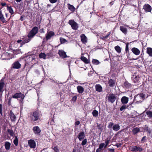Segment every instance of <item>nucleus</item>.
I'll return each instance as SVG.
<instances>
[{
	"label": "nucleus",
	"mask_w": 152,
	"mask_h": 152,
	"mask_svg": "<svg viewBox=\"0 0 152 152\" xmlns=\"http://www.w3.org/2000/svg\"><path fill=\"white\" fill-rule=\"evenodd\" d=\"M129 43L127 42L126 44V48H125V51L127 53L129 52Z\"/></svg>",
	"instance_id": "nucleus-44"
},
{
	"label": "nucleus",
	"mask_w": 152,
	"mask_h": 152,
	"mask_svg": "<svg viewBox=\"0 0 152 152\" xmlns=\"http://www.w3.org/2000/svg\"><path fill=\"white\" fill-rule=\"evenodd\" d=\"M146 114L148 117L152 118V111H149L146 112Z\"/></svg>",
	"instance_id": "nucleus-42"
},
{
	"label": "nucleus",
	"mask_w": 152,
	"mask_h": 152,
	"mask_svg": "<svg viewBox=\"0 0 152 152\" xmlns=\"http://www.w3.org/2000/svg\"><path fill=\"white\" fill-rule=\"evenodd\" d=\"M7 131L11 136H14V132L12 129H8Z\"/></svg>",
	"instance_id": "nucleus-39"
},
{
	"label": "nucleus",
	"mask_w": 152,
	"mask_h": 152,
	"mask_svg": "<svg viewBox=\"0 0 152 152\" xmlns=\"http://www.w3.org/2000/svg\"><path fill=\"white\" fill-rule=\"evenodd\" d=\"M111 34V32H109L107 35H106L105 36H102V37H101V38L102 39L104 40L105 39H107L110 36Z\"/></svg>",
	"instance_id": "nucleus-41"
},
{
	"label": "nucleus",
	"mask_w": 152,
	"mask_h": 152,
	"mask_svg": "<svg viewBox=\"0 0 152 152\" xmlns=\"http://www.w3.org/2000/svg\"><path fill=\"white\" fill-rule=\"evenodd\" d=\"M129 101V98L126 96H124L121 99L122 103L124 104H127Z\"/></svg>",
	"instance_id": "nucleus-20"
},
{
	"label": "nucleus",
	"mask_w": 152,
	"mask_h": 152,
	"mask_svg": "<svg viewBox=\"0 0 152 152\" xmlns=\"http://www.w3.org/2000/svg\"><path fill=\"white\" fill-rule=\"evenodd\" d=\"M108 84H109L110 86L111 87H113L115 85V81L112 79H110L108 81Z\"/></svg>",
	"instance_id": "nucleus-25"
},
{
	"label": "nucleus",
	"mask_w": 152,
	"mask_h": 152,
	"mask_svg": "<svg viewBox=\"0 0 152 152\" xmlns=\"http://www.w3.org/2000/svg\"><path fill=\"white\" fill-rule=\"evenodd\" d=\"M5 83L4 82H0V96H2L3 92L4 91V87Z\"/></svg>",
	"instance_id": "nucleus-18"
},
{
	"label": "nucleus",
	"mask_w": 152,
	"mask_h": 152,
	"mask_svg": "<svg viewBox=\"0 0 152 152\" xmlns=\"http://www.w3.org/2000/svg\"><path fill=\"white\" fill-rule=\"evenodd\" d=\"M46 56L48 58H49L52 55V53H47L46 54Z\"/></svg>",
	"instance_id": "nucleus-54"
},
{
	"label": "nucleus",
	"mask_w": 152,
	"mask_h": 152,
	"mask_svg": "<svg viewBox=\"0 0 152 152\" xmlns=\"http://www.w3.org/2000/svg\"><path fill=\"white\" fill-rule=\"evenodd\" d=\"M25 95H24L23 94H22L21 92L19 93H16L15 94L12 96V97L14 99H18L20 98V100L23 101L25 96Z\"/></svg>",
	"instance_id": "nucleus-5"
},
{
	"label": "nucleus",
	"mask_w": 152,
	"mask_h": 152,
	"mask_svg": "<svg viewBox=\"0 0 152 152\" xmlns=\"http://www.w3.org/2000/svg\"><path fill=\"white\" fill-rule=\"evenodd\" d=\"M151 130L149 129L147 131V132L148 133V134L150 135L151 132Z\"/></svg>",
	"instance_id": "nucleus-63"
},
{
	"label": "nucleus",
	"mask_w": 152,
	"mask_h": 152,
	"mask_svg": "<svg viewBox=\"0 0 152 152\" xmlns=\"http://www.w3.org/2000/svg\"><path fill=\"white\" fill-rule=\"evenodd\" d=\"M80 124V122L79 121H77L75 122V125H78Z\"/></svg>",
	"instance_id": "nucleus-59"
},
{
	"label": "nucleus",
	"mask_w": 152,
	"mask_h": 152,
	"mask_svg": "<svg viewBox=\"0 0 152 152\" xmlns=\"http://www.w3.org/2000/svg\"><path fill=\"white\" fill-rule=\"evenodd\" d=\"M96 124H97V127L98 129L100 130L101 131H102L103 129V125L102 124H99L98 123H96Z\"/></svg>",
	"instance_id": "nucleus-32"
},
{
	"label": "nucleus",
	"mask_w": 152,
	"mask_h": 152,
	"mask_svg": "<svg viewBox=\"0 0 152 152\" xmlns=\"http://www.w3.org/2000/svg\"><path fill=\"white\" fill-rule=\"evenodd\" d=\"M85 137V135L84 132H82L79 133L77 137L80 141H81L84 139Z\"/></svg>",
	"instance_id": "nucleus-17"
},
{
	"label": "nucleus",
	"mask_w": 152,
	"mask_h": 152,
	"mask_svg": "<svg viewBox=\"0 0 152 152\" xmlns=\"http://www.w3.org/2000/svg\"><path fill=\"white\" fill-rule=\"evenodd\" d=\"M24 16L23 15L21 16L20 18V20L22 21L23 20Z\"/></svg>",
	"instance_id": "nucleus-62"
},
{
	"label": "nucleus",
	"mask_w": 152,
	"mask_h": 152,
	"mask_svg": "<svg viewBox=\"0 0 152 152\" xmlns=\"http://www.w3.org/2000/svg\"><path fill=\"white\" fill-rule=\"evenodd\" d=\"M77 91L79 93H82L84 91V88L81 86H78L77 87Z\"/></svg>",
	"instance_id": "nucleus-30"
},
{
	"label": "nucleus",
	"mask_w": 152,
	"mask_h": 152,
	"mask_svg": "<svg viewBox=\"0 0 152 152\" xmlns=\"http://www.w3.org/2000/svg\"><path fill=\"white\" fill-rule=\"evenodd\" d=\"M3 106L1 104H0V114L3 116Z\"/></svg>",
	"instance_id": "nucleus-50"
},
{
	"label": "nucleus",
	"mask_w": 152,
	"mask_h": 152,
	"mask_svg": "<svg viewBox=\"0 0 152 152\" xmlns=\"http://www.w3.org/2000/svg\"><path fill=\"white\" fill-rule=\"evenodd\" d=\"M11 100H12L11 97H10L9 99V100L8 101V104L9 105H10L11 104Z\"/></svg>",
	"instance_id": "nucleus-57"
},
{
	"label": "nucleus",
	"mask_w": 152,
	"mask_h": 152,
	"mask_svg": "<svg viewBox=\"0 0 152 152\" xmlns=\"http://www.w3.org/2000/svg\"><path fill=\"white\" fill-rule=\"evenodd\" d=\"M80 59L85 64H88L90 63V61L84 56H82L81 57Z\"/></svg>",
	"instance_id": "nucleus-26"
},
{
	"label": "nucleus",
	"mask_w": 152,
	"mask_h": 152,
	"mask_svg": "<svg viewBox=\"0 0 152 152\" xmlns=\"http://www.w3.org/2000/svg\"><path fill=\"white\" fill-rule=\"evenodd\" d=\"M115 50L119 53H121V49L120 46L117 45L115 47Z\"/></svg>",
	"instance_id": "nucleus-36"
},
{
	"label": "nucleus",
	"mask_w": 152,
	"mask_h": 152,
	"mask_svg": "<svg viewBox=\"0 0 152 152\" xmlns=\"http://www.w3.org/2000/svg\"><path fill=\"white\" fill-rule=\"evenodd\" d=\"M143 129L144 131L147 132L149 129L148 126H147L146 125H145V127H144Z\"/></svg>",
	"instance_id": "nucleus-56"
},
{
	"label": "nucleus",
	"mask_w": 152,
	"mask_h": 152,
	"mask_svg": "<svg viewBox=\"0 0 152 152\" xmlns=\"http://www.w3.org/2000/svg\"><path fill=\"white\" fill-rule=\"evenodd\" d=\"M105 146V144L104 143H102L100 144L98 148L96 149V152H102V149L103 147Z\"/></svg>",
	"instance_id": "nucleus-21"
},
{
	"label": "nucleus",
	"mask_w": 152,
	"mask_h": 152,
	"mask_svg": "<svg viewBox=\"0 0 152 152\" xmlns=\"http://www.w3.org/2000/svg\"><path fill=\"white\" fill-rule=\"evenodd\" d=\"M142 9L144 10L145 12H151L152 7L149 4H145L143 5Z\"/></svg>",
	"instance_id": "nucleus-7"
},
{
	"label": "nucleus",
	"mask_w": 152,
	"mask_h": 152,
	"mask_svg": "<svg viewBox=\"0 0 152 152\" xmlns=\"http://www.w3.org/2000/svg\"><path fill=\"white\" fill-rule=\"evenodd\" d=\"M60 41L61 43V44L63 43L66 41V40L65 39L62 37H60Z\"/></svg>",
	"instance_id": "nucleus-51"
},
{
	"label": "nucleus",
	"mask_w": 152,
	"mask_h": 152,
	"mask_svg": "<svg viewBox=\"0 0 152 152\" xmlns=\"http://www.w3.org/2000/svg\"><path fill=\"white\" fill-rule=\"evenodd\" d=\"M9 115L11 121L14 122L15 121L16 119V116L13 113L12 110L10 111Z\"/></svg>",
	"instance_id": "nucleus-15"
},
{
	"label": "nucleus",
	"mask_w": 152,
	"mask_h": 152,
	"mask_svg": "<svg viewBox=\"0 0 152 152\" xmlns=\"http://www.w3.org/2000/svg\"><path fill=\"white\" fill-rule=\"evenodd\" d=\"M110 139H108V138H107L105 140V144L104 148H106L108 145L109 142H110Z\"/></svg>",
	"instance_id": "nucleus-46"
},
{
	"label": "nucleus",
	"mask_w": 152,
	"mask_h": 152,
	"mask_svg": "<svg viewBox=\"0 0 152 152\" xmlns=\"http://www.w3.org/2000/svg\"><path fill=\"white\" fill-rule=\"evenodd\" d=\"M140 129L137 127H136L134 128L132 130V132L133 134L135 135L137 133L140 132Z\"/></svg>",
	"instance_id": "nucleus-33"
},
{
	"label": "nucleus",
	"mask_w": 152,
	"mask_h": 152,
	"mask_svg": "<svg viewBox=\"0 0 152 152\" xmlns=\"http://www.w3.org/2000/svg\"><path fill=\"white\" fill-rule=\"evenodd\" d=\"M146 53L149 55L150 56L152 57V48H147Z\"/></svg>",
	"instance_id": "nucleus-31"
},
{
	"label": "nucleus",
	"mask_w": 152,
	"mask_h": 152,
	"mask_svg": "<svg viewBox=\"0 0 152 152\" xmlns=\"http://www.w3.org/2000/svg\"><path fill=\"white\" fill-rule=\"evenodd\" d=\"M145 98V95L143 94L136 95L134 97V99L137 102L142 101Z\"/></svg>",
	"instance_id": "nucleus-10"
},
{
	"label": "nucleus",
	"mask_w": 152,
	"mask_h": 152,
	"mask_svg": "<svg viewBox=\"0 0 152 152\" xmlns=\"http://www.w3.org/2000/svg\"><path fill=\"white\" fill-rule=\"evenodd\" d=\"M18 138L17 136H15L13 140V143L15 146H17L18 144Z\"/></svg>",
	"instance_id": "nucleus-40"
},
{
	"label": "nucleus",
	"mask_w": 152,
	"mask_h": 152,
	"mask_svg": "<svg viewBox=\"0 0 152 152\" xmlns=\"http://www.w3.org/2000/svg\"><path fill=\"white\" fill-rule=\"evenodd\" d=\"M46 55L45 53H41L39 55V57L40 58H43V59H45Z\"/></svg>",
	"instance_id": "nucleus-38"
},
{
	"label": "nucleus",
	"mask_w": 152,
	"mask_h": 152,
	"mask_svg": "<svg viewBox=\"0 0 152 152\" xmlns=\"http://www.w3.org/2000/svg\"><path fill=\"white\" fill-rule=\"evenodd\" d=\"M109 152H114V149L113 148H110L109 149Z\"/></svg>",
	"instance_id": "nucleus-60"
},
{
	"label": "nucleus",
	"mask_w": 152,
	"mask_h": 152,
	"mask_svg": "<svg viewBox=\"0 0 152 152\" xmlns=\"http://www.w3.org/2000/svg\"><path fill=\"white\" fill-rule=\"evenodd\" d=\"M58 54L61 58L63 59L69 57L67 56L66 53L62 50H58Z\"/></svg>",
	"instance_id": "nucleus-11"
},
{
	"label": "nucleus",
	"mask_w": 152,
	"mask_h": 152,
	"mask_svg": "<svg viewBox=\"0 0 152 152\" xmlns=\"http://www.w3.org/2000/svg\"><path fill=\"white\" fill-rule=\"evenodd\" d=\"M31 38H27L26 37L23 38L22 39L23 41L26 43L28 42L31 40Z\"/></svg>",
	"instance_id": "nucleus-43"
},
{
	"label": "nucleus",
	"mask_w": 152,
	"mask_h": 152,
	"mask_svg": "<svg viewBox=\"0 0 152 152\" xmlns=\"http://www.w3.org/2000/svg\"><path fill=\"white\" fill-rule=\"evenodd\" d=\"M92 114L94 117H97L98 115V111L96 110H94L93 111Z\"/></svg>",
	"instance_id": "nucleus-35"
},
{
	"label": "nucleus",
	"mask_w": 152,
	"mask_h": 152,
	"mask_svg": "<svg viewBox=\"0 0 152 152\" xmlns=\"http://www.w3.org/2000/svg\"><path fill=\"white\" fill-rule=\"evenodd\" d=\"M77 96H74L72 98V100L74 102H76L77 99Z\"/></svg>",
	"instance_id": "nucleus-52"
},
{
	"label": "nucleus",
	"mask_w": 152,
	"mask_h": 152,
	"mask_svg": "<svg viewBox=\"0 0 152 152\" xmlns=\"http://www.w3.org/2000/svg\"><path fill=\"white\" fill-rule=\"evenodd\" d=\"M128 107H126V105H123L120 108V110L121 111H122L123 110H125Z\"/></svg>",
	"instance_id": "nucleus-48"
},
{
	"label": "nucleus",
	"mask_w": 152,
	"mask_h": 152,
	"mask_svg": "<svg viewBox=\"0 0 152 152\" xmlns=\"http://www.w3.org/2000/svg\"><path fill=\"white\" fill-rule=\"evenodd\" d=\"M53 149L55 152H59V150L56 146L54 147Z\"/></svg>",
	"instance_id": "nucleus-53"
},
{
	"label": "nucleus",
	"mask_w": 152,
	"mask_h": 152,
	"mask_svg": "<svg viewBox=\"0 0 152 152\" xmlns=\"http://www.w3.org/2000/svg\"><path fill=\"white\" fill-rule=\"evenodd\" d=\"M69 10L71 11L74 12L75 11V8L74 6L72 5L68 4H67Z\"/></svg>",
	"instance_id": "nucleus-29"
},
{
	"label": "nucleus",
	"mask_w": 152,
	"mask_h": 152,
	"mask_svg": "<svg viewBox=\"0 0 152 152\" xmlns=\"http://www.w3.org/2000/svg\"><path fill=\"white\" fill-rule=\"evenodd\" d=\"M146 136H144L143 137L141 140V142L142 143H143L144 142V140L146 139Z\"/></svg>",
	"instance_id": "nucleus-55"
},
{
	"label": "nucleus",
	"mask_w": 152,
	"mask_h": 152,
	"mask_svg": "<svg viewBox=\"0 0 152 152\" xmlns=\"http://www.w3.org/2000/svg\"><path fill=\"white\" fill-rule=\"evenodd\" d=\"M140 77L139 76H136L133 79V81L134 83H137L138 82Z\"/></svg>",
	"instance_id": "nucleus-45"
},
{
	"label": "nucleus",
	"mask_w": 152,
	"mask_h": 152,
	"mask_svg": "<svg viewBox=\"0 0 152 152\" xmlns=\"http://www.w3.org/2000/svg\"><path fill=\"white\" fill-rule=\"evenodd\" d=\"M107 127L109 129L112 128L113 130L115 132L118 131L120 129V126L118 124H114L113 122L109 123Z\"/></svg>",
	"instance_id": "nucleus-3"
},
{
	"label": "nucleus",
	"mask_w": 152,
	"mask_h": 152,
	"mask_svg": "<svg viewBox=\"0 0 152 152\" xmlns=\"http://www.w3.org/2000/svg\"><path fill=\"white\" fill-rule=\"evenodd\" d=\"M1 5L3 6L4 7L6 5V3L5 2L4 3H1Z\"/></svg>",
	"instance_id": "nucleus-61"
},
{
	"label": "nucleus",
	"mask_w": 152,
	"mask_h": 152,
	"mask_svg": "<svg viewBox=\"0 0 152 152\" xmlns=\"http://www.w3.org/2000/svg\"><path fill=\"white\" fill-rule=\"evenodd\" d=\"M68 23L71 26L72 28L75 30H77L79 27L78 24L74 20H70Z\"/></svg>",
	"instance_id": "nucleus-4"
},
{
	"label": "nucleus",
	"mask_w": 152,
	"mask_h": 152,
	"mask_svg": "<svg viewBox=\"0 0 152 152\" xmlns=\"http://www.w3.org/2000/svg\"><path fill=\"white\" fill-rule=\"evenodd\" d=\"M25 43H26L24 42V41H23L22 42H21V46H22V45H23Z\"/></svg>",
	"instance_id": "nucleus-64"
},
{
	"label": "nucleus",
	"mask_w": 152,
	"mask_h": 152,
	"mask_svg": "<svg viewBox=\"0 0 152 152\" xmlns=\"http://www.w3.org/2000/svg\"><path fill=\"white\" fill-rule=\"evenodd\" d=\"M21 66V64L17 61L14 62L12 65V67L13 69H19Z\"/></svg>",
	"instance_id": "nucleus-14"
},
{
	"label": "nucleus",
	"mask_w": 152,
	"mask_h": 152,
	"mask_svg": "<svg viewBox=\"0 0 152 152\" xmlns=\"http://www.w3.org/2000/svg\"><path fill=\"white\" fill-rule=\"evenodd\" d=\"M7 10H8L9 12L11 14V15H12L13 14H14V12L11 6H7Z\"/></svg>",
	"instance_id": "nucleus-34"
},
{
	"label": "nucleus",
	"mask_w": 152,
	"mask_h": 152,
	"mask_svg": "<svg viewBox=\"0 0 152 152\" xmlns=\"http://www.w3.org/2000/svg\"><path fill=\"white\" fill-rule=\"evenodd\" d=\"M120 30L124 34H126L127 33V28L123 26L120 27Z\"/></svg>",
	"instance_id": "nucleus-28"
},
{
	"label": "nucleus",
	"mask_w": 152,
	"mask_h": 152,
	"mask_svg": "<svg viewBox=\"0 0 152 152\" xmlns=\"http://www.w3.org/2000/svg\"><path fill=\"white\" fill-rule=\"evenodd\" d=\"M92 63L93 64L96 65H98L100 63V62L98 60L94 59H92Z\"/></svg>",
	"instance_id": "nucleus-37"
},
{
	"label": "nucleus",
	"mask_w": 152,
	"mask_h": 152,
	"mask_svg": "<svg viewBox=\"0 0 152 152\" xmlns=\"http://www.w3.org/2000/svg\"><path fill=\"white\" fill-rule=\"evenodd\" d=\"M28 143L30 148H36V143L34 140L30 139L28 140Z\"/></svg>",
	"instance_id": "nucleus-13"
},
{
	"label": "nucleus",
	"mask_w": 152,
	"mask_h": 152,
	"mask_svg": "<svg viewBox=\"0 0 152 152\" xmlns=\"http://www.w3.org/2000/svg\"><path fill=\"white\" fill-rule=\"evenodd\" d=\"M41 115L38 111H34L31 112L28 117L32 123H35L40 120Z\"/></svg>",
	"instance_id": "nucleus-1"
},
{
	"label": "nucleus",
	"mask_w": 152,
	"mask_h": 152,
	"mask_svg": "<svg viewBox=\"0 0 152 152\" xmlns=\"http://www.w3.org/2000/svg\"><path fill=\"white\" fill-rule=\"evenodd\" d=\"M116 99V95L113 93H110L107 96V100L109 102L113 103Z\"/></svg>",
	"instance_id": "nucleus-6"
},
{
	"label": "nucleus",
	"mask_w": 152,
	"mask_h": 152,
	"mask_svg": "<svg viewBox=\"0 0 152 152\" xmlns=\"http://www.w3.org/2000/svg\"><path fill=\"white\" fill-rule=\"evenodd\" d=\"M11 143L8 141H6L5 142L4 146L6 149L7 150H9L10 148Z\"/></svg>",
	"instance_id": "nucleus-27"
},
{
	"label": "nucleus",
	"mask_w": 152,
	"mask_h": 152,
	"mask_svg": "<svg viewBox=\"0 0 152 152\" xmlns=\"http://www.w3.org/2000/svg\"><path fill=\"white\" fill-rule=\"evenodd\" d=\"M38 28L34 26L29 32L27 36L28 38L31 39L38 33Z\"/></svg>",
	"instance_id": "nucleus-2"
},
{
	"label": "nucleus",
	"mask_w": 152,
	"mask_h": 152,
	"mask_svg": "<svg viewBox=\"0 0 152 152\" xmlns=\"http://www.w3.org/2000/svg\"><path fill=\"white\" fill-rule=\"evenodd\" d=\"M131 151L134 152H141L142 150V148L139 146H137L136 145H133L131 147Z\"/></svg>",
	"instance_id": "nucleus-8"
},
{
	"label": "nucleus",
	"mask_w": 152,
	"mask_h": 152,
	"mask_svg": "<svg viewBox=\"0 0 152 152\" xmlns=\"http://www.w3.org/2000/svg\"><path fill=\"white\" fill-rule=\"evenodd\" d=\"M124 88L127 89H129L132 86V84L127 81H125L124 83Z\"/></svg>",
	"instance_id": "nucleus-23"
},
{
	"label": "nucleus",
	"mask_w": 152,
	"mask_h": 152,
	"mask_svg": "<svg viewBox=\"0 0 152 152\" xmlns=\"http://www.w3.org/2000/svg\"><path fill=\"white\" fill-rule=\"evenodd\" d=\"M50 2L51 3H56L57 1V0H49Z\"/></svg>",
	"instance_id": "nucleus-58"
},
{
	"label": "nucleus",
	"mask_w": 152,
	"mask_h": 152,
	"mask_svg": "<svg viewBox=\"0 0 152 152\" xmlns=\"http://www.w3.org/2000/svg\"><path fill=\"white\" fill-rule=\"evenodd\" d=\"M49 122L51 125H53L54 124L55 122L54 121V120L53 118H50L49 120Z\"/></svg>",
	"instance_id": "nucleus-47"
},
{
	"label": "nucleus",
	"mask_w": 152,
	"mask_h": 152,
	"mask_svg": "<svg viewBox=\"0 0 152 152\" xmlns=\"http://www.w3.org/2000/svg\"><path fill=\"white\" fill-rule=\"evenodd\" d=\"M87 143V140L86 139H85L82 141L81 143V145L82 146H84L86 145Z\"/></svg>",
	"instance_id": "nucleus-49"
},
{
	"label": "nucleus",
	"mask_w": 152,
	"mask_h": 152,
	"mask_svg": "<svg viewBox=\"0 0 152 152\" xmlns=\"http://www.w3.org/2000/svg\"><path fill=\"white\" fill-rule=\"evenodd\" d=\"M32 130L34 134L39 135L41 133V130L38 126H35L33 128Z\"/></svg>",
	"instance_id": "nucleus-12"
},
{
	"label": "nucleus",
	"mask_w": 152,
	"mask_h": 152,
	"mask_svg": "<svg viewBox=\"0 0 152 152\" xmlns=\"http://www.w3.org/2000/svg\"><path fill=\"white\" fill-rule=\"evenodd\" d=\"M80 38L81 41L83 43L85 44L87 42V38L85 34H81Z\"/></svg>",
	"instance_id": "nucleus-16"
},
{
	"label": "nucleus",
	"mask_w": 152,
	"mask_h": 152,
	"mask_svg": "<svg viewBox=\"0 0 152 152\" xmlns=\"http://www.w3.org/2000/svg\"><path fill=\"white\" fill-rule=\"evenodd\" d=\"M0 20L1 22L3 23H6L7 22L5 19L4 18L3 15L2 13V11L1 10H0Z\"/></svg>",
	"instance_id": "nucleus-22"
},
{
	"label": "nucleus",
	"mask_w": 152,
	"mask_h": 152,
	"mask_svg": "<svg viewBox=\"0 0 152 152\" xmlns=\"http://www.w3.org/2000/svg\"><path fill=\"white\" fill-rule=\"evenodd\" d=\"M95 88L96 91L99 92H101L102 90V88L99 84H96L95 86Z\"/></svg>",
	"instance_id": "nucleus-24"
},
{
	"label": "nucleus",
	"mask_w": 152,
	"mask_h": 152,
	"mask_svg": "<svg viewBox=\"0 0 152 152\" xmlns=\"http://www.w3.org/2000/svg\"><path fill=\"white\" fill-rule=\"evenodd\" d=\"M55 35L54 33L52 31H50L49 32H47V33L45 35V38H43V39L44 40L45 39L46 41H47L51 39V38Z\"/></svg>",
	"instance_id": "nucleus-9"
},
{
	"label": "nucleus",
	"mask_w": 152,
	"mask_h": 152,
	"mask_svg": "<svg viewBox=\"0 0 152 152\" xmlns=\"http://www.w3.org/2000/svg\"><path fill=\"white\" fill-rule=\"evenodd\" d=\"M132 53L136 55H139L140 53V50L137 48H133L131 50Z\"/></svg>",
	"instance_id": "nucleus-19"
}]
</instances>
